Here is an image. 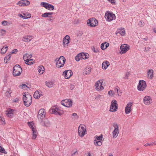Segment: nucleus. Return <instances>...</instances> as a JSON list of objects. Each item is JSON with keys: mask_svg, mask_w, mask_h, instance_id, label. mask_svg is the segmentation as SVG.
Listing matches in <instances>:
<instances>
[{"mask_svg": "<svg viewBox=\"0 0 156 156\" xmlns=\"http://www.w3.org/2000/svg\"><path fill=\"white\" fill-rule=\"evenodd\" d=\"M23 100L24 105L27 107L29 106L31 104L32 97L29 94L23 95Z\"/></svg>", "mask_w": 156, "mask_h": 156, "instance_id": "f257e3e1", "label": "nucleus"}, {"mask_svg": "<svg viewBox=\"0 0 156 156\" xmlns=\"http://www.w3.org/2000/svg\"><path fill=\"white\" fill-rule=\"evenodd\" d=\"M22 71V69L19 65H15L13 68L12 74L13 76H16L20 75Z\"/></svg>", "mask_w": 156, "mask_h": 156, "instance_id": "f03ea898", "label": "nucleus"}, {"mask_svg": "<svg viewBox=\"0 0 156 156\" xmlns=\"http://www.w3.org/2000/svg\"><path fill=\"white\" fill-rule=\"evenodd\" d=\"M66 61V59L63 56H61L58 59L55 60L56 67L58 68H61L64 65Z\"/></svg>", "mask_w": 156, "mask_h": 156, "instance_id": "7ed1b4c3", "label": "nucleus"}, {"mask_svg": "<svg viewBox=\"0 0 156 156\" xmlns=\"http://www.w3.org/2000/svg\"><path fill=\"white\" fill-rule=\"evenodd\" d=\"M86 126L84 125L80 124L78 127V133L79 136L83 137L85 134L86 131Z\"/></svg>", "mask_w": 156, "mask_h": 156, "instance_id": "20e7f679", "label": "nucleus"}, {"mask_svg": "<svg viewBox=\"0 0 156 156\" xmlns=\"http://www.w3.org/2000/svg\"><path fill=\"white\" fill-rule=\"evenodd\" d=\"M146 87V82L143 80H140L137 86V89L139 91H143L145 89Z\"/></svg>", "mask_w": 156, "mask_h": 156, "instance_id": "39448f33", "label": "nucleus"}, {"mask_svg": "<svg viewBox=\"0 0 156 156\" xmlns=\"http://www.w3.org/2000/svg\"><path fill=\"white\" fill-rule=\"evenodd\" d=\"M45 110L44 108L40 109L38 112L37 114V118L38 119L41 121L43 120V119L45 117Z\"/></svg>", "mask_w": 156, "mask_h": 156, "instance_id": "423d86ee", "label": "nucleus"}, {"mask_svg": "<svg viewBox=\"0 0 156 156\" xmlns=\"http://www.w3.org/2000/svg\"><path fill=\"white\" fill-rule=\"evenodd\" d=\"M118 109V104L116 101L113 100L111 102V105L110 109V111L111 112H115Z\"/></svg>", "mask_w": 156, "mask_h": 156, "instance_id": "0eeeda50", "label": "nucleus"}, {"mask_svg": "<svg viewBox=\"0 0 156 156\" xmlns=\"http://www.w3.org/2000/svg\"><path fill=\"white\" fill-rule=\"evenodd\" d=\"M98 21L94 18H91L89 19L87 22L88 26L91 27H95L98 25Z\"/></svg>", "mask_w": 156, "mask_h": 156, "instance_id": "6e6552de", "label": "nucleus"}, {"mask_svg": "<svg viewBox=\"0 0 156 156\" xmlns=\"http://www.w3.org/2000/svg\"><path fill=\"white\" fill-rule=\"evenodd\" d=\"M102 81L101 80H99L95 83L94 87L97 90H101L104 89V87L102 86Z\"/></svg>", "mask_w": 156, "mask_h": 156, "instance_id": "1a4fd4ad", "label": "nucleus"}, {"mask_svg": "<svg viewBox=\"0 0 156 156\" xmlns=\"http://www.w3.org/2000/svg\"><path fill=\"white\" fill-rule=\"evenodd\" d=\"M121 51L120 53L121 54L126 53L129 49V46L127 44L122 45L120 47Z\"/></svg>", "mask_w": 156, "mask_h": 156, "instance_id": "9d476101", "label": "nucleus"}, {"mask_svg": "<svg viewBox=\"0 0 156 156\" xmlns=\"http://www.w3.org/2000/svg\"><path fill=\"white\" fill-rule=\"evenodd\" d=\"M114 128V129L112 132L113 137H116L118 136L119 133V130L118 129V126L117 123H114L113 125Z\"/></svg>", "mask_w": 156, "mask_h": 156, "instance_id": "9b49d317", "label": "nucleus"}, {"mask_svg": "<svg viewBox=\"0 0 156 156\" xmlns=\"http://www.w3.org/2000/svg\"><path fill=\"white\" fill-rule=\"evenodd\" d=\"M73 73L70 70H65L63 73L62 75L66 79L69 78L72 75Z\"/></svg>", "mask_w": 156, "mask_h": 156, "instance_id": "f8f14e48", "label": "nucleus"}, {"mask_svg": "<svg viewBox=\"0 0 156 156\" xmlns=\"http://www.w3.org/2000/svg\"><path fill=\"white\" fill-rule=\"evenodd\" d=\"M60 110L58 108L56 107H53L50 109V111L52 113L60 115H62V113Z\"/></svg>", "mask_w": 156, "mask_h": 156, "instance_id": "ddd939ff", "label": "nucleus"}, {"mask_svg": "<svg viewBox=\"0 0 156 156\" xmlns=\"http://www.w3.org/2000/svg\"><path fill=\"white\" fill-rule=\"evenodd\" d=\"M105 16L107 20L108 21H112L115 19V14L112 13H109L107 15H105Z\"/></svg>", "mask_w": 156, "mask_h": 156, "instance_id": "4468645a", "label": "nucleus"}, {"mask_svg": "<svg viewBox=\"0 0 156 156\" xmlns=\"http://www.w3.org/2000/svg\"><path fill=\"white\" fill-rule=\"evenodd\" d=\"M70 41V37L68 35H66L65 37L63 38V45L65 47L67 46L68 44H69Z\"/></svg>", "mask_w": 156, "mask_h": 156, "instance_id": "2eb2a0df", "label": "nucleus"}, {"mask_svg": "<svg viewBox=\"0 0 156 156\" xmlns=\"http://www.w3.org/2000/svg\"><path fill=\"white\" fill-rule=\"evenodd\" d=\"M30 3V2L28 0H21L18 2L17 4L18 5L22 6L29 5Z\"/></svg>", "mask_w": 156, "mask_h": 156, "instance_id": "dca6fc26", "label": "nucleus"}, {"mask_svg": "<svg viewBox=\"0 0 156 156\" xmlns=\"http://www.w3.org/2000/svg\"><path fill=\"white\" fill-rule=\"evenodd\" d=\"M132 103L131 102L128 103L125 107V113L126 114L129 113L131 110V106Z\"/></svg>", "mask_w": 156, "mask_h": 156, "instance_id": "f3484780", "label": "nucleus"}, {"mask_svg": "<svg viewBox=\"0 0 156 156\" xmlns=\"http://www.w3.org/2000/svg\"><path fill=\"white\" fill-rule=\"evenodd\" d=\"M143 101L145 105H148L150 103V101H151V99L150 97L146 96L144 98Z\"/></svg>", "mask_w": 156, "mask_h": 156, "instance_id": "a211bd4d", "label": "nucleus"}, {"mask_svg": "<svg viewBox=\"0 0 156 156\" xmlns=\"http://www.w3.org/2000/svg\"><path fill=\"white\" fill-rule=\"evenodd\" d=\"M41 121V123L44 126L48 127L50 125V122L47 119H45L44 121L43 120Z\"/></svg>", "mask_w": 156, "mask_h": 156, "instance_id": "6ab92c4d", "label": "nucleus"}, {"mask_svg": "<svg viewBox=\"0 0 156 156\" xmlns=\"http://www.w3.org/2000/svg\"><path fill=\"white\" fill-rule=\"evenodd\" d=\"M14 110L10 108L6 112V115L9 117L12 118L13 116V112Z\"/></svg>", "mask_w": 156, "mask_h": 156, "instance_id": "aec40b11", "label": "nucleus"}, {"mask_svg": "<svg viewBox=\"0 0 156 156\" xmlns=\"http://www.w3.org/2000/svg\"><path fill=\"white\" fill-rule=\"evenodd\" d=\"M33 38L32 36H24L22 40L24 42L30 41Z\"/></svg>", "mask_w": 156, "mask_h": 156, "instance_id": "412c9836", "label": "nucleus"}, {"mask_svg": "<svg viewBox=\"0 0 156 156\" xmlns=\"http://www.w3.org/2000/svg\"><path fill=\"white\" fill-rule=\"evenodd\" d=\"M110 64L108 61H105L102 64V68H104L105 69L109 66Z\"/></svg>", "mask_w": 156, "mask_h": 156, "instance_id": "4be33fe9", "label": "nucleus"}, {"mask_svg": "<svg viewBox=\"0 0 156 156\" xmlns=\"http://www.w3.org/2000/svg\"><path fill=\"white\" fill-rule=\"evenodd\" d=\"M119 34L122 36L124 35L125 34V31L124 29L117 30L116 32V34Z\"/></svg>", "mask_w": 156, "mask_h": 156, "instance_id": "5701e85b", "label": "nucleus"}, {"mask_svg": "<svg viewBox=\"0 0 156 156\" xmlns=\"http://www.w3.org/2000/svg\"><path fill=\"white\" fill-rule=\"evenodd\" d=\"M32 131L33 132V138L34 139H35L37 136V131L36 129L34 128H32Z\"/></svg>", "mask_w": 156, "mask_h": 156, "instance_id": "b1692460", "label": "nucleus"}, {"mask_svg": "<svg viewBox=\"0 0 156 156\" xmlns=\"http://www.w3.org/2000/svg\"><path fill=\"white\" fill-rule=\"evenodd\" d=\"M91 71V68L90 67H87L85 68L83 71V73L85 74H89Z\"/></svg>", "mask_w": 156, "mask_h": 156, "instance_id": "393cba45", "label": "nucleus"}, {"mask_svg": "<svg viewBox=\"0 0 156 156\" xmlns=\"http://www.w3.org/2000/svg\"><path fill=\"white\" fill-rule=\"evenodd\" d=\"M39 95H40V92L38 90L35 91L34 94V98L36 99L39 98Z\"/></svg>", "mask_w": 156, "mask_h": 156, "instance_id": "a878e982", "label": "nucleus"}, {"mask_svg": "<svg viewBox=\"0 0 156 156\" xmlns=\"http://www.w3.org/2000/svg\"><path fill=\"white\" fill-rule=\"evenodd\" d=\"M11 57V54H9L6 55L4 58V62L5 63H7L8 61H9Z\"/></svg>", "mask_w": 156, "mask_h": 156, "instance_id": "bb28decb", "label": "nucleus"}, {"mask_svg": "<svg viewBox=\"0 0 156 156\" xmlns=\"http://www.w3.org/2000/svg\"><path fill=\"white\" fill-rule=\"evenodd\" d=\"M102 141H98L97 140H94V143L96 146H100L102 144Z\"/></svg>", "mask_w": 156, "mask_h": 156, "instance_id": "cd10ccee", "label": "nucleus"}, {"mask_svg": "<svg viewBox=\"0 0 156 156\" xmlns=\"http://www.w3.org/2000/svg\"><path fill=\"white\" fill-rule=\"evenodd\" d=\"M153 70H149L148 71L147 74L148 76H150V77L151 79L153 76Z\"/></svg>", "mask_w": 156, "mask_h": 156, "instance_id": "c85d7f7f", "label": "nucleus"}, {"mask_svg": "<svg viewBox=\"0 0 156 156\" xmlns=\"http://www.w3.org/2000/svg\"><path fill=\"white\" fill-rule=\"evenodd\" d=\"M46 85L49 88L52 87L54 85V83L52 81L46 82Z\"/></svg>", "mask_w": 156, "mask_h": 156, "instance_id": "c756f323", "label": "nucleus"}, {"mask_svg": "<svg viewBox=\"0 0 156 156\" xmlns=\"http://www.w3.org/2000/svg\"><path fill=\"white\" fill-rule=\"evenodd\" d=\"M31 57V55H30L28 53H26L23 56V58L24 60L26 59H30Z\"/></svg>", "mask_w": 156, "mask_h": 156, "instance_id": "7c9ffc66", "label": "nucleus"}, {"mask_svg": "<svg viewBox=\"0 0 156 156\" xmlns=\"http://www.w3.org/2000/svg\"><path fill=\"white\" fill-rule=\"evenodd\" d=\"M82 59H85L88 58L89 57V55L87 54H85L83 52L82 53Z\"/></svg>", "mask_w": 156, "mask_h": 156, "instance_id": "2f4dec72", "label": "nucleus"}, {"mask_svg": "<svg viewBox=\"0 0 156 156\" xmlns=\"http://www.w3.org/2000/svg\"><path fill=\"white\" fill-rule=\"evenodd\" d=\"M103 135L102 134H101V135L99 136H98L97 135H96L94 137V138H95L96 139V140H98V141H103V140H102V138H103Z\"/></svg>", "mask_w": 156, "mask_h": 156, "instance_id": "473e14b6", "label": "nucleus"}, {"mask_svg": "<svg viewBox=\"0 0 156 156\" xmlns=\"http://www.w3.org/2000/svg\"><path fill=\"white\" fill-rule=\"evenodd\" d=\"M41 5L47 9L49 5V3L46 2H42L41 3Z\"/></svg>", "mask_w": 156, "mask_h": 156, "instance_id": "72a5a7b5", "label": "nucleus"}, {"mask_svg": "<svg viewBox=\"0 0 156 156\" xmlns=\"http://www.w3.org/2000/svg\"><path fill=\"white\" fill-rule=\"evenodd\" d=\"M44 68L43 66H40L39 68L38 71L40 74H42L43 73Z\"/></svg>", "mask_w": 156, "mask_h": 156, "instance_id": "f704fd0d", "label": "nucleus"}, {"mask_svg": "<svg viewBox=\"0 0 156 156\" xmlns=\"http://www.w3.org/2000/svg\"><path fill=\"white\" fill-rule=\"evenodd\" d=\"M8 48V46L3 47L1 49V52L2 54H4L6 52Z\"/></svg>", "mask_w": 156, "mask_h": 156, "instance_id": "c9c22d12", "label": "nucleus"}, {"mask_svg": "<svg viewBox=\"0 0 156 156\" xmlns=\"http://www.w3.org/2000/svg\"><path fill=\"white\" fill-rule=\"evenodd\" d=\"M33 59H31L29 60L28 58L27 59H25V63L27 64V65H30L33 63L29 61H31Z\"/></svg>", "mask_w": 156, "mask_h": 156, "instance_id": "e433bc0d", "label": "nucleus"}, {"mask_svg": "<svg viewBox=\"0 0 156 156\" xmlns=\"http://www.w3.org/2000/svg\"><path fill=\"white\" fill-rule=\"evenodd\" d=\"M41 16L42 17H48V18H52V16H49L48 14V12H45L44 14H43Z\"/></svg>", "mask_w": 156, "mask_h": 156, "instance_id": "4c0bfd02", "label": "nucleus"}, {"mask_svg": "<svg viewBox=\"0 0 156 156\" xmlns=\"http://www.w3.org/2000/svg\"><path fill=\"white\" fill-rule=\"evenodd\" d=\"M65 105V106L67 107H70L72 105V101L71 100V101H68V103H67V104Z\"/></svg>", "mask_w": 156, "mask_h": 156, "instance_id": "58836bf2", "label": "nucleus"}, {"mask_svg": "<svg viewBox=\"0 0 156 156\" xmlns=\"http://www.w3.org/2000/svg\"><path fill=\"white\" fill-rule=\"evenodd\" d=\"M54 9V6L53 5L49 4L48 6L47 7V9L49 10H52Z\"/></svg>", "mask_w": 156, "mask_h": 156, "instance_id": "ea45409f", "label": "nucleus"}, {"mask_svg": "<svg viewBox=\"0 0 156 156\" xmlns=\"http://www.w3.org/2000/svg\"><path fill=\"white\" fill-rule=\"evenodd\" d=\"M6 33V31L4 30L1 29L0 30V36H3L4 34H5Z\"/></svg>", "mask_w": 156, "mask_h": 156, "instance_id": "a19ab883", "label": "nucleus"}, {"mask_svg": "<svg viewBox=\"0 0 156 156\" xmlns=\"http://www.w3.org/2000/svg\"><path fill=\"white\" fill-rule=\"evenodd\" d=\"M0 152H2L4 154H6L7 152L5 151V149L2 147L0 146Z\"/></svg>", "mask_w": 156, "mask_h": 156, "instance_id": "79ce46f5", "label": "nucleus"}, {"mask_svg": "<svg viewBox=\"0 0 156 156\" xmlns=\"http://www.w3.org/2000/svg\"><path fill=\"white\" fill-rule=\"evenodd\" d=\"M151 48L150 47H147V48L145 47L144 49V51L146 52H147L149 51Z\"/></svg>", "mask_w": 156, "mask_h": 156, "instance_id": "37998d69", "label": "nucleus"}, {"mask_svg": "<svg viewBox=\"0 0 156 156\" xmlns=\"http://www.w3.org/2000/svg\"><path fill=\"white\" fill-rule=\"evenodd\" d=\"M130 75V74L129 72L127 73L126 74L125 76L124 77V79H128V77Z\"/></svg>", "mask_w": 156, "mask_h": 156, "instance_id": "c03bdc74", "label": "nucleus"}, {"mask_svg": "<svg viewBox=\"0 0 156 156\" xmlns=\"http://www.w3.org/2000/svg\"><path fill=\"white\" fill-rule=\"evenodd\" d=\"M101 48L102 50H104L105 49V43H102L101 44Z\"/></svg>", "mask_w": 156, "mask_h": 156, "instance_id": "a18cd8bd", "label": "nucleus"}, {"mask_svg": "<svg viewBox=\"0 0 156 156\" xmlns=\"http://www.w3.org/2000/svg\"><path fill=\"white\" fill-rule=\"evenodd\" d=\"M139 25L140 27H143L144 25V23H143L142 21H140L139 22Z\"/></svg>", "mask_w": 156, "mask_h": 156, "instance_id": "49530a36", "label": "nucleus"}, {"mask_svg": "<svg viewBox=\"0 0 156 156\" xmlns=\"http://www.w3.org/2000/svg\"><path fill=\"white\" fill-rule=\"evenodd\" d=\"M20 86L21 87V88L22 89H25L26 87H27V86L24 84H22L21 86H20Z\"/></svg>", "mask_w": 156, "mask_h": 156, "instance_id": "de8ad7c7", "label": "nucleus"}, {"mask_svg": "<svg viewBox=\"0 0 156 156\" xmlns=\"http://www.w3.org/2000/svg\"><path fill=\"white\" fill-rule=\"evenodd\" d=\"M28 124L29 126L32 129L33 128H34L33 126V125L32 124V123H30L29 122H28Z\"/></svg>", "mask_w": 156, "mask_h": 156, "instance_id": "09e8293b", "label": "nucleus"}, {"mask_svg": "<svg viewBox=\"0 0 156 156\" xmlns=\"http://www.w3.org/2000/svg\"><path fill=\"white\" fill-rule=\"evenodd\" d=\"M78 57H79V58L80 59H82V53L79 54L77 55Z\"/></svg>", "mask_w": 156, "mask_h": 156, "instance_id": "8fccbe9b", "label": "nucleus"}, {"mask_svg": "<svg viewBox=\"0 0 156 156\" xmlns=\"http://www.w3.org/2000/svg\"><path fill=\"white\" fill-rule=\"evenodd\" d=\"M152 144H144V146L145 147L147 146H150L151 145H153L154 144H155V143H152Z\"/></svg>", "mask_w": 156, "mask_h": 156, "instance_id": "3c124183", "label": "nucleus"}, {"mask_svg": "<svg viewBox=\"0 0 156 156\" xmlns=\"http://www.w3.org/2000/svg\"><path fill=\"white\" fill-rule=\"evenodd\" d=\"M101 95H98L97 96H96L95 98L96 100H99L101 98Z\"/></svg>", "mask_w": 156, "mask_h": 156, "instance_id": "603ef678", "label": "nucleus"}, {"mask_svg": "<svg viewBox=\"0 0 156 156\" xmlns=\"http://www.w3.org/2000/svg\"><path fill=\"white\" fill-rule=\"evenodd\" d=\"M17 50L16 49H15L13 50L12 52H10V53L11 54L12 53H16L17 52Z\"/></svg>", "mask_w": 156, "mask_h": 156, "instance_id": "864d4df0", "label": "nucleus"}, {"mask_svg": "<svg viewBox=\"0 0 156 156\" xmlns=\"http://www.w3.org/2000/svg\"><path fill=\"white\" fill-rule=\"evenodd\" d=\"M2 24L3 26H5L7 24V22L6 21H3L2 22Z\"/></svg>", "mask_w": 156, "mask_h": 156, "instance_id": "5fc2aeb1", "label": "nucleus"}, {"mask_svg": "<svg viewBox=\"0 0 156 156\" xmlns=\"http://www.w3.org/2000/svg\"><path fill=\"white\" fill-rule=\"evenodd\" d=\"M110 2L112 5H115V2L114 0H108Z\"/></svg>", "mask_w": 156, "mask_h": 156, "instance_id": "6e6d98bb", "label": "nucleus"}, {"mask_svg": "<svg viewBox=\"0 0 156 156\" xmlns=\"http://www.w3.org/2000/svg\"><path fill=\"white\" fill-rule=\"evenodd\" d=\"M119 88L118 87L116 86L115 88V92H117V93H118V91H119Z\"/></svg>", "mask_w": 156, "mask_h": 156, "instance_id": "4d7b16f0", "label": "nucleus"}, {"mask_svg": "<svg viewBox=\"0 0 156 156\" xmlns=\"http://www.w3.org/2000/svg\"><path fill=\"white\" fill-rule=\"evenodd\" d=\"M93 51L97 53L98 51V49H95V48L94 47H93V48H92Z\"/></svg>", "mask_w": 156, "mask_h": 156, "instance_id": "13d9d810", "label": "nucleus"}, {"mask_svg": "<svg viewBox=\"0 0 156 156\" xmlns=\"http://www.w3.org/2000/svg\"><path fill=\"white\" fill-rule=\"evenodd\" d=\"M61 104H62V105L65 106V105L66 104H67V103L65 102L63 100L62 101H61Z\"/></svg>", "mask_w": 156, "mask_h": 156, "instance_id": "bf43d9fd", "label": "nucleus"}, {"mask_svg": "<svg viewBox=\"0 0 156 156\" xmlns=\"http://www.w3.org/2000/svg\"><path fill=\"white\" fill-rule=\"evenodd\" d=\"M0 120L2 121L3 122L2 123V124H5V120L4 119H2L1 117H0Z\"/></svg>", "mask_w": 156, "mask_h": 156, "instance_id": "052dcab7", "label": "nucleus"}, {"mask_svg": "<svg viewBox=\"0 0 156 156\" xmlns=\"http://www.w3.org/2000/svg\"><path fill=\"white\" fill-rule=\"evenodd\" d=\"M74 85H73L71 84L70 85V89L71 90H73L74 89Z\"/></svg>", "mask_w": 156, "mask_h": 156, "instance_id": "680f3d73", "label": "nucleus"}, {"mask_svg": "<svg viewBox=\"0 0 156 156\" xmlns=\"http://www.w3.org/2000/svg\"><path fill=\"white\" fill-rule=\"evenodd\" d=\"M75 60L77 61H79L80 59L78 56L77 55L75 57Z\"/></svg>", "mask_w": 156, "mask_h": 156, "instance_id": "e2e57ef3", "label": "nucleus"}, {"mask_svg": "<svg viewBox=\"0 0 156 156\" xmlns=\"http://www.w3.org/2000/svg\"><path fill=\"white\" fill-rule=\"evenodd\" d=\"M113 91H112V90H110L108 92V94L110 95H111L112 94V93H113Z\"/></svg>", "mask_w": 156, "mask_h": 156, "instance_id": "0e129e2a", "label": "nucleus"}, {"mask_svg": "<svg viewBox=\"0 0 156 156\" xmlns=\"http://www.w3.org/2000/svg\"><path fill=\"white\" fill-rule=\"evenodd\" d=\"M19 100V99L18 98H16L13 100V102H18Z\"/></svg>", "mask_w": 156, "mask_h": 156, "instance_id": "69168bd1", "label": "nucleus"}, {"mask_svg": "<svg viewBox=\"0 0 156 156\" xmlns=\"http://www.w3.org/2000/svg\"><path fill=\"white\" fill-rule=\"evenodd\" d=\"M105 48H107L109 45V44L108 43H105Z\"/></svg>", "mask_w": 156, "mask_h": 156, "instance_id": "338daca9", "label": "nucleus"}, {"mask_svg": "<svg viewBox=\"0 0 156 156\" xmlns=\"http://www.w3.org/2000/svg\"><path fill=\"white\" fill-rule=\"evenodd\" d=\"M85 156H91V155L90 152H88L87 154H85Z\"/></svg>", "mask_w": 156, "mask_h": 156, "instance_id": "774afa93", "label": "nucleus"}]
</instances>
